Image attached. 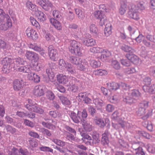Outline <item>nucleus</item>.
Masks as SVG:
<instances>
[{
	"label": "nucleus",
	"instance_id": "nucleus-38",
	"mask_svg": "<svg viewBox=\"0 0 155 155\" xmlns=\"http://www.w3.org/2000/svg\"><path fill=\"white\" fill-rule=\"evenodd\" d=\"M101 90L104 95L105 96H110L111 94V90L110 89L108 90L104 87H101Z\"/></svg>",
	"mask_w": 155,
	"mask_h": 155
},
{
	"label": "nucleus",
	"instance_id": "nucleus-25",
	"mask_svg": "<svg viewBox=\"0 0 155 155\" xmlns=\"http://www.w3.org/2000/svg\"><path fill=\"white\" fill-rule=\"evenodd\" d=\"M148 101H144L141 102L140 104L139 110L140 111L141 110L143 112L148 107Z\"/></svg>",
	"mask_w": 155,
	"mask_h": 155
},
{
	"label": "nucleus",
	"instance_id": "nucleus-19",
	"mask_svg": "<svg viewBox=\"0 0 155 155\" xmlns=\"http://www.w3.org/2000/svg\"><path fill=\"white\" fill-rule=\"evenodd\" d=\"M57 80L60 83L63 84H65L68 82V79L66 76L61 74L57 75Z\"/></svg>",
	"mask_w": 155,
	"mask_h": 155
},
{
	"label": "nucleus",
	"instance_id": "nucleus-64",
	"mask_svg": "<svg viewBox=\"0 0 155 155\" xmlns=\"http://www.w3.org/2000/svg\"><path fill=\"white\" fill-rule=\"evenodd\" d=\"M20 152L19 155H30L26 149L23 150L22 148H20Z\"/></svg>",
	"mask_w": 155,
	"mask_h": 155
},
{
	"label": "nucleus",
	"instance_id": "nucleus-20",
	"mask_svg": "<svg viewBox=\"0 0 155 155\" xmlns=\"http://www.w3.org/2000/svg\"><path fill=\"white\" fill-rule=\"evenodd\" d=\"M109 143L107 132L105 131L102 134L101 143L103 146L108 145Z\"/></svg>",
	"mask_w": 155,
	"mask_h": 155
},
{
	"label": "nucleus",
	"instance_id": "nucleus-62",
	"mask_svg": "<svg viewBox=\"0 0 155 155\" xmlns=\"http://www.w3.org/2000/svg\"><path fill=\"white\" fill-rule=\"evenodd\" d=\"M69 84H70V89L72 92H77L78 87L77 85L75 84L71 85V84L70 83H69Z\"/></svg>",
	"mask_w": 155,
	"mask_h": 155
},
{
	"label": "nucleus",
	"instance_id": "nucleus-29",
	"mask_svg": "<svg viewBox=\"0 0 155 155\" xmlns=\"http://www.w3.org/2000/svg\"><path fill=\"white\" fill-rule=\"evenodd\" d=\"M46 96L48 99L51 101H53L55 97L54 93L50 90H48L46 92Z\"/></svg>",
	"mask_w": 155,
	"mask_h": 155
},
{
	"label": "nucleus",
	"instance_id": "nucleus-61",
	"mask_svg": "<svg viewBox=\"0 0 155 155\" xmlns=\"http://www.w3.org/2000/svg\"><path fill=\"white\" fill-rule=\"evenodd\" d=\"M67 64V63H65V61L63 59H61L59 60V65L60 68H64V67L65 68Z\"/></svg>",
	"mask_w": 155,
	"mask_h": 155
},
{
	"label": "nucleus",
	"instance_id": "nucleus-10",
	"mask_svg": "<svg viewBox=\"0 0 155 155\" xmlns=\"http://www.w3.org/2000/svg\"><path fill=\"white\" fill-rule=\"evenodd\" d=\"M25 56L27 59L31 61H37L39 59L38 54L35 52L31 51H27Z\"/></svg>",
	"mask_w": 155,
	"mask_h": 155
},
{
	"label": "nucleus",
	"instance_id": "nucleus-33",
	"mask_svg": "<svg viewBox=\"0 0 155 155\" xmlns=\"http://www.w3.org/2000/svg\"><path fill=\"white\" fill-rule=\"evenodd\" d=\"M123 101L127 104H131L135 103V101L134 98H133L130 97H126L123 99Z\"/></svg>",
	"mask_w": 155,
	"mask_h": 155
},
{
	"label": "nucleus",
	"instance_id": "nucleus-34",
	"mask_svg": "<svg viewBox=\"0 0 155 155\" xmlns=\"http://www.w3.org/2000/svg\"><path fill=\"white\" fill-rule=\"evenodd\" d=\"M89 114L93 117L95 118L96 116V112L95 109L91 106L88 108Z\"/></svg>",
	"mask_w": 155,
	"mask_h": 155
},
{
	"label": "nucleus",
	"instance_id": "nucleus-63",
	"mask_svg": "<svg viewBox=\"0 0 155 155\" xmlns=\"http://www.w3.org/2000/svg\"><path fill=\"white\" fill-rule=\"evenodd\" d=\"M136 154L137 155H145L141 147H139L136 149Z\"/></svg>",
	"mask_w": 155,
	"mask_h": 155
},
{
	"label": "nucleus",
	"instance_id": "nucleus-59",
	"mask_svg": "<svg viewBox=\"0 0 155 155\" xmlns=\"http://www.w3.org/2000/svg\"><path fill=\"white\" fill-rule=\"evenodd\" d=\"M92 138L93 140L96 142V143H99L100 142V140L99 138V134L96 133H94L92 134Z\"/></svg>",
	"mask_w": 155,
	"mask_h": 155
},
{
	"label": "nucleus",
	"instance_id": "nucleus-15",
	"mask_svg": "<svg viewBox=\"0 0 155 155\" xmlns=\"http://www.w3.org/2000/svg\"><path fill=\"white\" fill-rule=\"evenodd\" d=\"M38 3L45 11L49 10L50 8H51L52 6L51 3L48 0L45 1L41 0Z\"/></svg>",
	"mask_w": 155,
	"mask_h": 155
},
{
	"label": "nucleus",
	"instance_id": "nucleus-7",
	"mask_svg": "<svg viewBox=\"0 0 155 155\" xmlns=\"http://www.w3.org/2000/svg\"><path fill=\"white\" fill-rule=\"evenodd\" d=\"M5 19L6 20V22L5 23H2L1 22L3 21H0V30L5 31L9 28H10L12 26V23L11 19L8 15V17L5 16Z\"/></svg>",
	"mask_w": 155,
	"mask_h": 155
},
{
	"label": "nucleus",
	"instance_id": "nucleus-16",
	"mask_svg": "<svg viewBox=\"0 0 155 155\" xmlns=\"http://www.w3.org/2000/svg\"><path fill=\"white\" fill-rule=\"evenodd\" d=\"M27 77L29 80L33 81L35 83H38L40 81V77L34 73L28 74Z\"/></svg>",
	"mask_w": 155,
	"mask_h": 155
},
{
	"label": "nucleus",
	"instance_id": "nucleus-28",
	"mask_svg": "<svg viewBox=\"0 0 155 155\" xmlns=\"http://www.w3.org/2000/svg\"><path fill=\"white\" fill-rule=\"evenodd\" d=\"M111 27L112 25H106L104 31L105 36L107 37L109 36L112 33Z\"/></svg>",
	"mask_w": 155,
	"mask_h": 155
},
{
	"label": "nucleus",
	"instance_id": "nucleus-44",
	"mask_svg": "<svg viewBox=\"0 0 155 155\" xmlns=\"http://www.w3.org/2000/svg\"><path fill=\"white\" fill-rule=\"evenodd\" d=\"M90 30L91 32L97 34L98 32V29L96 25L94 24H91L90 26Z\"/></svg>",
	"mask_w": 155,
	"mask_h": 155
},
{
	"label": "nucleus",
	"instance_id": "nucleus-22",
	"mask_svg": "<svg viewBox=\"0 0 155 155\" xmlns=\"http://www.w3.org/2000/svg\"><path fill=\"white\" fill-rule=\"evenodd\" d=\"M106 85L108 89H110L111 90H117L120 87L119 84L115 82L108 83Z\"/></svg>",
	"mask_w": 155,
	"mask_h": 155
},
{
	"label": "nucleus",
	"instance_id": "nucleus-42",
	"mask_svg": "<svg viewBox=\"0 0 155 155\" xmlns=\"http://www.w3.org/2000/svg\"><path fill=\"white\" fill-rule=\"evenodd\" d=\"M40 64L38 63L37 61H34V63L31 64V67L35 71H38L40 70Z\"/></svg>",
	"mask_w": 155,
	"mask_h": 155
},
{
	"label": "nucleus",
	"instance_id": "nucleus-13",
	"mask_svg": "<svg viewBox=\"0 0 155 155\" xmlns=\"http://www.w3.org/2000/svg\"><path fill=\"white\" fill-rule=\"evenodd\" d=\"M26 33L28 37L31 38L33 40H36L38 38V34L36 32L31 28L28 27L27 28Z\"/></svg>",
	"mask_w": 155,
	"mask_h": 155
},
{
	"label": "nucleus",
	"instance_id": "nucleus-41",
	"mask_svg": "<svg viewBox=\"0 0 155 155\" xmlns=\"http://www.w3.org/2000/svg\"><path fill=\"white\" fill-rule=\"evenodd\" d=\"M145 9L144 3L143 1H140L137 3V6L136 7V10H143Z\"/></svg>",
	"mask_w": 155,
	"mask_h": 155
},
{
	"label": "nucleus",
	"instance_id": "nucleus-27",
	"mask_svg": "<svg viewBox=\"0 0 155 155\" xmlns=\"http://www.w3.org/2000/svg\"><path fill=\"white\" fill-rule=\"evenodd\" d=\"M65 68L69 73L72 74H74L75 72L74 68L70 63H67V65Z\"/></svg>",
	"mask_w": 155,
	"mask_h": 155
},
{
	"label": "nucleus",
	"instance_id": "nucleus-60",
	"mask_svg": "<svg viewBox=\"0 0 155 155\" xmlns=\"http://www.w3.org/2000/svg\"><path fill=\"white\" fill-rule=\"evenodd\" d=\"M125 72L128 74L133 73L136 72L134 68H127L124 70Z\"/></svg>",
	"mask_w": 155,
	"mask_h": 155
},
{
	"label": "nucleus",
	"instance_id": "nucleus-3",
	"mask_svg": "<svg viewBox=\"0 0 155 155\" xmlns=\"http://www.w3.org/2000/svg\"><path fill=\"white\" fill-rule=\"evenodd\" d=\"M71 53L77 56H81L83 54V50L81 48V44L75 40L71 41V45L69 47Z\"/></svg>",
	"mask_w": 155,
	"mask_h": 155
},
{
	"label": "nucleus",
	"instance_id": "nucleus-45",
	"mask_svg": "<svg viewBox=\"0 0 155 155\" xmlns=\"http://www.w3.org/2000/svg\"><path fill=\"white\" fill-rule=\"evenodd\" d=\"M23 120V124L25 126L31 127H33L34 126V124L31 121L27 119H24Z\"/></svg>",
	"mask_w": 155,
	"mask_h": 155
},
{
	"label": "nucleus",
	"instance_id": "nucleus-52",
	"mask_svg": "<svg viewBox=\"0 0 155 155\" xmlns=\"http://www.w3.org/2000/svg\"><path fill=\"white\" fill-rule=\"evenodd\" d=\"M148 151L151 153H154L155 152V145L150 144H148L147 146Z\"/></svg>",
	"mask_w": 155,
	"mask_h": 155
},
{
	"label": "nucleus",
	"instance_id": "nucleus-5",
	"mask_svg": "<svg viewBox=\"0 0 155 155\" xmlns=\"http://www.w3.org/2000/svg\"><path fill=\"white\" fill-rule=\"evenodd\" d=\"M94 15L97 19L100 20L99 25L100 26H102L106 22L107 17L104 12L101 10L96 11L94 13Z\"/></svg>",
	"mask_w": 155,
	"mask_h": 155
},
{
	"label": "nucleus",
	"instance_id": "nucleus-51",
	"mask_svg": "<svg viewBox=\"0 0 155 155\" xmlns=\"http://www.w3.org/2000/svg\"><path fill=\"white\" fill-rule=\"evenodd\" d=\"M147 124V129L150 131H152L153 129V126L151 122H148L147 121H145L142 124L143 126H146V125H144V124Z\"/></svg>",
	"mask_w": 155,
	"mask_h": 155
},
{
	"label": "nucleus",
	"instance_id": "nucleus-40",
	"mask_svg": "<svg viewBox=\"0 0 155 155\" xmlns=\"http://www.w3.org/2000/svg\"><path fill=\"white\" fill-rule=\"evenodd\" d=\"M111 66L114 69L118 70L120 68L119 63L116 60H113L111 64Z\"/></svg>",
	"mask_w": 155,
	"mask_h": 155
},
{
	"label": "nucleus",
	"instance_id": "nucleus-39",
	"mask_svg": "<svg viewBox=\"0 0 155 155\" xmlns=\"http://www.w3.org/2000/svg\"><path fill=\"white\" fill-rule=\"evenodd\" d=\"M60 100L62 103L64 105H69L71 104V101L66 97L63 96L61 97H60Z\"/></svg>",
	"mask_w": 155,
	"mask_h": 155
},
{
	"label": "nucleus",
	"instance_id": "nucleus-46",
	"mask_svg": "<svg viewBox=\"0 0 155 155\" xmlns=\"http://www.w3.org/2000/svg\"><path fill=\"white\" fill-rule=\"evenodd\" d=\"M120 48L124 51L126 52H129V53L133 54L132 52H130L132 50L131 48L129 46L125 45H123L121 46Z\"/></svg>",
	"mask_w": 155,
	"mask_h": 155
},
{
	"label": "nucleus",
	"instance_id": "nucleus-49",
	"mask_svg": "<svg viewBox=\"0 0 155 155\" xmlns=\"http://www.w3.org/2000/svg\"><path fill=\"white\" fill-rule=\"evenodd\" d=\"M41 151L53 153V150L48 147L42 146L39 147Z\"/></svg>",
	"mask_w": 155,
	"mask_h": 155
},
{
	"label": "nucleus",
	"instance_id": "nucleus-53",
	"mask_svg": "<svg viewBox=\"0 0 155 155\" xmlns=\"http://www.w3.org/2000/svg\"><path fill=\"white\" fill-rule=\"evenodd\" d=\"M80 134L81 136L83 137L81 139L82 140L84 141L85 139H87L88 140H92L91 137L88 135L82 132H81Z\"/></svg>",
	"mask_w": 155,
	"mask_h": 155
},
{
	"label": "nucleus",
	"instance_id": "nucleus-18",
	"mask_svg": "<svg viewBox=\"0 0 155 155\" xmlns=\"http://www.w3.org/2000/svg\"><path fill=\"white\" fill-rule=\"evenodd\" d=\"M75 13L79 19L83 20L85 17L84 12L80 8H75Z\"/></svg>",
	"mask_w": 155,
	"mask_h": 155
},
{
	"label": "nucleus",
	"instance_id": "nucleus-43",
	"mask_svg": "<svg viewBox=\"0 0 155 155\" xmlns=\"http://www.w3.org/2000/svg\"><path fill=\"white\" fill-rule=\"evenodd\" d=\"M90 51L93 53H100L102 52L103 49L97 47H94L91 48L90 49Z\"/></svg>",
	"mask_w": 155,
	"mask_h": 155
},
{
	"label": "nucleus",
	"instance_id": "nucleus-9",
	"mask_svg": "<svg viewBox=\"0 0 155 155\" xmlns=\"http://www.w3.org/2000/svg\"><path fill=\"white\" fill-rule=\"evenodd\" d=\"M45 89V86L43 85L36 86L35 87L33 92L35 95L40 97L44 95Z\"/></svg>",
	"mask_w": 155,
	"mask_h": 155
},
{
	"label": "nucleus",
	"instance_id": "nucleus-23",
	"mask_svg": "<svg viewBox=\"0 0 155 155\" xmlns=\"http://www.w3.org/2000/svg\"><path fill=\"white\" fill-rule=\"evenodd\" d=\"M52 24L58 30H61V23L57 20L53 18L51 19L50 20Z\"/></svg>",
	"mask_w": 155,
	"mask_h": 155
},
{
	"label": "nucleus",
	"instance_id": "nucleus-8",
	"mask_svg": "<svg viewBox=\"0 0 155 155\" xmlns=\"http://www.w3.org/2000/svg\"><path fill=\"white\" fill-rule=\"evenodd\" d=\"M78 69L83 71H90V66L88 63L85 60H82V59L80 61V63L78 64Z\"/></svg>",
	"mask_w": 155,
	"mask_h": 155
},
{
	"label": "nucleus",
	"instance_id": "nucleus-56",
	"mask_svg": "<svg viewBox=\"0 0 155 155\" xmlns=\"http://www.w3.org/2000/svg\"><path fill=\"white\" fill-rule=\"evenodd\" d=\"M41 132L44 135H46L48 137H50L51 135V132L47 129L42 128L41 129Z\"/></svg>",
	"mask_w": 155,
	"mask_h": 155
},
{
	"label": "nucleus",
	"instance_id": "nucleus-48",
	"mask_svg": "<svg viewBox=\"0 0 155 155\" xmlns=\"http://www.w3.org/2000/svg\"><path fill=\"white\" fill-rule=\"evenodd\" d=\"M66 138L67 140L71 141H77L78 139H76V137H74V135H73L71 134H69L68 135H67Z\"/></svg>",
	"mask_w": 155,
	"mask_h": 155
},
{
	"label": "nucleus",
	"instance_id": "nucleus-21",
	"mask_svg": "<svg viewBox=\"0 0 155 155\" xmlns=\"http://www.w3.org/2000/svg\"><path fill=\"white\" fill-rule=\"evenodd\" d=\"M67 58L71 63L76 65L80 63V61L81 59L79 58L73 56H69L67 57Z\"/></svg>",
	"mask_w": 155,
	"mask_h": 155
},
{
	"label": "nucleus",
	"instance_id": "nucleus-54",
	"mask_svg": "<svg viewBox=\"0 0 155 155\" xmlns=\"http://www.w3.org/2000/svg\"><path fill=\"white\" fill-rule=\"evenodd\" d=\"M5 16L8 17V15L6 14L2 9H0V21H4Z\"/></svg>",
	"mask_w": 155,
	"mask_h": 155
},
{
	"label": "nucleus",
	"instance_id": "nucleus-4",
	"mask_svg": "<svg viewBox=\"0 0 155 155\" xmlns=\"http://www.w3.org/2000/svg\"><path fill=\"white\" fill-rule=\"evenodd\" d=\"M24 81L21 79H15L13 83L14 90L16 91H19V94L21 96L24 95V90L23 89L24 85Z\"/></svg>",
	"mask_w": 155,
	"mask_h": 155
},
{
	"label": "nucleus",
	"instance_id": "nucleus-55",
	"mask_svg": "<svg viewBox=\"0 0 155 155\" xmlns=\"http://www.w3.org/2000/svg\"><path fill=\"white\" fill-rule=\"evenodd\" d=\"M5 128L8 132H10L12 134H14L16 132L15 129L10 125H7L6 126Z\"/></svg>",
	"mask_w": 155,
	"mask_h": 155
},
{
	"label": "nucleus",
	"instance_id": "nucleus-57",
	"mask_svg": "<svg viewBox=\"0 0 155 155\" xmlns=\"http://www.w3.org/2000/svg\"><path fill=\"white\" fill-rule=\"evenodd\" d=\"M95 74H97L101 76L107 74V72L105 70L97 69L95 71Z\"/></svg>",
	"mask_w": 155,
	"mask_h": 155
},
{
	"label": "nucleus",
	"instance_id": "nucleus-14",
	"mask_svg": "<svg viewBox=\"0 0 155 155\" xmlns=\"http://www.w3.org/2000/svg\"><path fill=\"white\" fill-rule=\"evenodd\" d=\"M2 63L3 65H6L9 68H13L14 69L15 68V64H14L13 60L11 58L7 57L5 58L2 61Z\"/></svg>",
	"mask_w": 155,
	"mask_h": 155
},
{
	"label": "nucleus",
	"instance_id": "nucleus-26",
	"mask_svg": "<svg viewBox=\"0 0 155 155\" xmlns=\"http://www.w3.org/2000/svg\"><path fill=\"white\" fill-rule=\"evenodd\" d=\"M56 70H54L48 68L46 69V72L50 80L52 79L54 77V74Z\"/></svg>",
	"mask_w": 155,
	"mask_h": 155
},
{
	"label": "nucleus",
	"instance_id": "nucleus-1",
	"mask_svg": "<svg viewBox=\"0 0 155 155\" xmlns=\"http://www.w3.org/2000/svg\"><path fill=\"white\" fill-rule=\"evenodd\" d=\"M88 116L87 113L85 109L82 111H78L76 114L73 111L71 113L70 117L73 121L76 124L82 123L84 130L86 131H91L92 126L90 124L86 121Z\"/></svg>",
	"mask_w": 155,
	"mask_h": 155
},
{
	"label": "nucleus",
	"instance_id": "nucleus-24",
	"mask_svg": "<svg viewBox=\"0 0 155 155\" xmlns=\"http://www.w3.org/2000/svg\"><path fill=\"white\" fill-rule=\"evenodd\" d=\"M16 69L19 71L25 73H29L31 71L30 66L28 65L19 67Z\"/></svg>",
	"mask_w": 155,
	"mask_h": 155
},
{
	"label": "nucleus",
	"instance_id": "nucleus-32",
	"mask_svg": "<svg viewBox=\"0 0 155 155\" xmlns=\"http://www.w3.org/2000/svg\"><path fill=\"white\" fill-rule=\"evenodd\" d=\"M30 20L32 25L35 26L37 29H40L41 27L39 24L33 17H30Z\"/></svg>",
	"mask_w": 155,
	"mask_h": 155
},
{
	"label": "nucleus",
	"instance_id": "nucleus-47",
	"mask_svg": "<svg viewBox=\"0 0 155 155\" xmlns=\"http://www.w3.org/2000/svg\"><path fill=\"white\" fill-rule=\"evenodd\" d=\"M3 65V66L2 68V71L3 73L8 74L12 70L13 68L9 67V68L8 66H6V65Z\"/></svg>",
	"mask_w": 155,
	"mask_h": 155
},
{
	"label": "nucleus",
	"instance_id": "nucleus-31",
	"mask_svg": "<svg viewBox=\"0 0 155 155\" xmlns=\"http://www.w3.org/2000/svg\"><path fill=\"white\" fill-rule=\"evenodd\" d=\"M135 5H133L132 6L131 8L128 12V15L129 17L131 18L135 19L134 14L136 13Z\"/></svg>",
	"mask_w": 155,
	"mask_h": 155
},
{
	"label": "nucleus",
	"instance_id": "nucleus-35",
	"mask_svg": "<svg viewBox=\"0 0 155 155\" xmlns=\"http://www.w3.org/2000/svg\"><path fill=\"white\" fill-rule=\"evenodd\" d=\"M14 61V64H15V65L19 67L18 66V65L23 64L24 61L21 59L20 58H17L15 59H13Z\"/></svg>",
	"mask_w": 155,
	"mask_h": 155
},
{
	"label": "nucleus",
	"instance_id": "nucleus-12",
	"mask_svg": "<svg viewBox=\"0 0 155 155\" xmlns=\"http://www.w3.org/2000/svg\"><path fill=\"white\" fill-rule=\"evenodd\" d=\"M48 52L50 58L54 60L58 55L57 50L54 48L53 46L50 45L48 47Z\"/></svg>",
	"mask_w": 155,
	"mask_h": 155
},
{
	"label": "nucleus",
	"instance_id": "nucleus-36",
	"mask_svg": "<svg viewBox=\"0 0 155 155\" xmlns=\"http://www.w3.org/2000/svg\"><path fill=\"white\" fill-rule=\"evenodd\" d=\"M32 109L33 111L40 114H43L44 112L42 108L38 106H33Z\"/></svg>",
	"mask_w": 155,
	"mask_h": 155
},
{
	"label": "nucleus",
	"instance_id": "nucleus-58",
	"mask_svg": "<svg viewBox=\"0 0 155 155\" xmlns=\"http://www.w3.org/2000/svg\"><path fill=\"white\" fill-rule=\"evenodd\" d=\"M75 17L74 14L71 11H69L68 14L67 18L70 21H71L74 20Z\"/></svg>",
	"mask_w": 155,
	"mask_h": 155
},
{
	"label": "nucleus",
	"instance_id": "nucleus-37",
	"mask_svg": "<svg viewBox=\"0 0 155 155\" xmlns=\"http://www.w3.org/2000/svg\"><path fill=\"white\" fill-rule=\"evenodd\" d=\"M52 141L58 146L61 147H64L65 145V143L64 141L60 140L53 139Z\"/></svg>",
	"mask_w": 155,
	"mask_h": 155
},
{
	"label": "nucleus",
	"instance_id": "nucleus-6",
	"mask_svg": "<svg viewBox=\"0 0 155 155\" xmlns=\"http://www.w3.org/2000/svg\"><path fill=\"white\" fill-rule=\"evenodd\" d=\"M135 55L133 54L128 53L126 55V57L127 59H122L120 60L121 64L126 66H129L130 65V61L134 62L135 61Z\"/></svg>",
	"mask_w": 155,
	"mask_h": 155
},
{
	"label": "nucleus",
	"instance_id": "nucleus-50",
	"mask_svg": "<svg viewBox=\"0 0 155 155\" xmlns=\"http://www.w3.org/2000/svg\"><path fill=\"white\" fill-rule=\"evenodd\" d=\"M30 146L32 148L36 147L38 146L36 140L32 138L28 141Z\"/></svg>",
	"mask_w": 155,
	"mask_h": 155
},
{
	"label": "nucleus",
	"instance_id": "nucleus-2",
	"mask_svg": "<svg viewBox=\"0 0 155 155\" xmlns=\"http://www.w3.org/2000/svg\"><path fill=\"white\" fill-rule=\"evenodd\" d=\"M26 6L28 8L32 11V14L37 17L39 21L43 23L46 20V17L45 15L43 12L38 10L35 5L28 2L26 3Z\"/></svg>",
	"mask_w": 155,
	"mask_h": 155
},
{
	"label": "nucleus",
	"instance_id": "nucleus-11",
	"mask_svg": "<svg viewBox=\"0 0 155 155\" xmlns=\"http://www.w3.org/2000/svg\"><path fill=\"white\" fill-rule=\"evenodd\" d=\"M80 39L82 43L87 46H91L95 44V41L92 38H89L85 36H83Z\"/></svg>",
	"mask_w": 155,
	"mask_h": 155
},
{
	"label": "nucleus",
	"instance_id": "nucleus-30",
	"mask_svg": "<svg viewBox=\"0 0 155 155\" xmlns=\"http://www.w3.org/2000/svg\"><path fill=\"white\" fill-rule=\"evenodd\" d=\"M137 134L139 136H143L147 139H150L152 137V136L149 133L143 131H138Z\"/></svg>",
	"mask_w": 155,
	"mask_h": 155
},
{
	"label": "nucleus",
	"instance_id": "nucleus-17",
	"mask_svg": "<svg viewBox=\"0 0 155 155\" xmlns=\"http://www.w3.org/2000/svg\"><path fill=\"white\" fill-rule=\"evenodd\" d=\"M94 120L95 123L101 128H104L107 124V123L102 119L97 117H95V118H94Z\"/></svg>",
	"mask_w": 155,
	"mask_h": 155
}]
</instances>
